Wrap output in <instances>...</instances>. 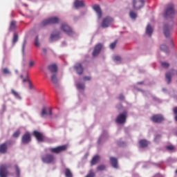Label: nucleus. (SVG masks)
I'll use <instances>...</instances> for the list:
<instances>
[{
    "instance_id": "obj_53",
    "label": "nucleus",
    "mask_w": 177,
    "mask_h": 177,
    "mask_svg": "<svg viewBox=\"0 0 177 177\" xmlns=\"http://www.w3.org/2000/svg\"><path fill=\"white\" fill-rule=\"evenodd\" d=\"M27 81H28V82H30V80H28V78H27V79H24V80H23V82H27Z\"/></svg>"
},
{
    "instance_id": "obj_39",
    "label": "nucleus",
    "mask_w": 177,
    "mask_h": 177,
    "mask_svg": "<svg viewBox=\"0 0 177 177\" xmlns=\"http://www.w3.org/2000/svg\"><path fill=\"white\" fill-rule=\"evenodd\" d=\"M15 169L17 177H20V168H19V166L17 165H15Z\"/></svg>"
},
{
    "instance_id": "obj_23",
    "label": "nucleus",
    "mask_w": 177,
    "mask_h": 177,
    "mask_svg": "<svg viewBox=\"0 0 177 177\" xmlns=\"http://www.w3.org/2000/svg\"><path fill=\"white\" fill-rule=\"evenodd\" d=\"M149 141H147V140H140L139 141L140 147H141V149H145L147 147L149 146Z\"/></svg>"
},
{
    "instance_id": "obj_9",
    "label": "nucleus",
    "mask_w": 177,
    "mask_h": 177,
    "mask_svg": "<svg viewBox=\"0 0 177 177\" xmlns=\"http://www.w3.org/2000/svg\"><path fill=\"white\" fill-rule=\"evenodd\" d=\"M12 145V141H7L0 145V154H6L8 153V146Z\"/></svg>"
},
{
    "instance_id": "obj_2",
    "label": "nucleus",
    "mask_w": 177,
    "mask_h": 177,
    "mask_svg": "<svg viewBox=\"0 0 177 177\" xmlns=\"http://www.w3.org/2000/svg\"><path fill=\"white\" fill-rule=\"evenodd\" d=\"M174 16H175V7L174 4H169L165 10L164 17L165 19H171Z\"/></svg>"
},
{
    "instance_id": "obj_1",
    "label": "nucleus",
    "mask_w": 177,
    "mask_h": 177,
    "mask_svg": "<svg viewBox=\"0 0 177 177\" xmlns=\"http://www.w3.org/2000/svg\"><path fill=\"white\" fill-rule=\"evenodd\" d=\"M60 21V19L57 17H52L47 19H44L40 24L41 27H46L50 24H57Z\"/></svg>"
},
{
    "instance_id": "obj_24",
    "label": "nucleus",
    "mask_w": 177,
    "mask_h": 177,
    "mask_svg": "<svg viewBox=\"0 0 177 177\" xmlns=\"http://www.w3.org/2000/svg\"><path fill=\"white\" fill-rule=\"evenodd\" d=\"M48 70L50 71V73H57V65L52 64L48 66Z\"/></svg>"
},
{
    "instance_id": "obj_58",
    "label": "nucleus",
    "mask_w": 177,
    "mask_h": 177,
    "mask_svg": "<svg viewBox=\"0 0 177 177\" xmlns=\"http://www.w3.org/2000/svg\"><path fill=\"white\" fill-rule=\"evenodd\" d=\"M21 78H23V75H21Z\"/></svg>"
},
{
    "instance_id": "obj_42",
    "label": "nucleus",
    "mask_w": 177,
    "mask_h": 177,
    "mask_svg": "<svg viewBox=\"0 0 177 177\" xmlns=\"http://www.w3.org/2000/svg\"><path fill=\"white\" fill-rule=\"evenodd\" d=\"M173 113H174V114L176 115V116H175V120H176V121H177V106H175V107L173 109Z\"/></svg>"
},
{
    "instance_id": "obj_8",
    "label": "nucleus",
    "mask_w": 177,
    "mask_h": 177,
    "mask_svg": "<svg viewBox=\"0 0 177 177\" xmlns=\"http://www.w3.org/2000/svg\"><path fill=\"white\" fill-rule=\"evenodd\" d=\"M145 6V0H133V8L136 10H139Z\"/></svg>"
},
{
    "instance_id": "obj_22",
    "label": "nucleus",
    "mask_w": 177,
    "mask_h": 177,
    "mask_svg": "<svg viewBox=\"0 0 177 177\" xmlns=\"http://www.w3.org/2000/svg\"><path fill=\"white\" fill-rule=\"evenodd\" d=\"M100 161V156L99 155L95 156L92 160H91V167H93V165H96V164Z\"/></svg>"
},
{
    "instance_id": "obj_6",
    "label": "nucleus",
    "mask_w": 177,
    "mask_h": 177,
    "mask_svg": "<svg viewBox=\"0 0 177 177\" xmlns=\"http://www.w3.org/2000/svg\"><path fill=\"white\" fill-rule=\"evenodd\" d=\"M114 19L111 17H105L102 22V28H107L110 27L111 24H113Z\"/></svg>"
},
{
    "instance_id": "obj_10",
    "label": "nucleus",
    "mask_w": 177,
    "mask_h": 177,
    "mask_svg": "<svg viewBox=\"0 0 177 177\" xmlns=\"http://www.w3.org/2000/svg\"><path fill=\"white\" fill-rule=\"evenodd\" d=\"M115 122L117 124H125V122H127V112L119 114Z\"/></svg>"
},
{
    "instance_id": "obj_4",
    "label": "nucleus",
    "mask_w": 177,
    "mask_h": 177,
    "mask_svg": "<svg viewBox=\"0 0 177 177\" xmlns=\"http://www.w3.org/2000/svg\"><path fill=\"white\" fill-rule=\"evenodd\" d=\"M49 152L53 154H60V153H63V151H66L67 150L66 145H61L56 147H50L48 149Z\"/></svg>"
},
{
    "instance_id": "obj_50",
    "label": "nucleus",
    "mask_w": 177,
    "mask_h": 177,
    "mask_svg": "<svg viewBox=\"0 0 177 177\" xmlns=\"http://www.w3.org/2000/svg\"><path fill=\"white\" fill-rule=\"evenodd\" d=\"M170 45L171 48H175V44H174V41H172V39L170 40Z\"/></svg>"
},
{
    "instance_id": "obj_20",
    "label": "nucleus",
    "mask_w": 177,
    "mask_h": 177,
    "mask_svg": "<svg viewBox=\"0 0 177 177\" xmlns=\"http://www.w3.org/2000/svg\"><path fill=\"white\" fill-rule=\"evenodd\" d=\"M75 8L76 9H80V8H84L85 6V3H84V1L76 0L74 3Z\"/></svg>"
},
{
    "instance_id": "obj_52",
    "label": "nucleus",
    "mask_w": 177,
    "mask_h": 177,
    "mask_svg": "<svg viewBox=\"0 0 177 177\" xmlns=\"http://www.w3.org/2000/svg\"><path fill=\"white\" fill-rule=\"evenodd\" d=\"M42 50H43V53H44V55H46V53H47L46 48H43Z\"/></svg>"
},
{
    "instance_id": "obj_32",
    "label": "nucleus",
    "mask_w": 177,
    "mask_h": 177,
    "mask_svg": "<svg viewBox=\"0 0 177 177\" xmlns=\"http://www.w3.org/2000/svg\"><path fill=\"white\" fill-rule=\"evenodd\" d=\"M129 16L131 19H136V17H138V15L133 10L130 11Z\"/></svg>"
},
{
    "instance_id": "obj_54",
    "label": "nucleus",
    "mask_w": 177,
    "mask_h": 177,
    "mask_svg": "<svg viewBox=\"0 0 177 177\" xmlns=\"http://www.w3.org/2000/svg\"><path fill=\"white\" fill-rule=\"evenodd\" d=\"M145 84V82H138V85H143Z\"/></svg>"
},
{
    "instance_id": "obj_51",
    "label": "nucleus",
    "mask_w": 177,
    "mask_h": 177,
    "mask_svg": "<svg viewBox=\"0 0 177 177\" xmlns=\"http://www.w3.org/2000/svg\"><path fill=\"white\" fill-rule=\"evenodd\" d=\"M120 100H124V95H120L119 97Z\"/></svg>"
},
{
    "instance_id": "obj_30",
    "label": "nucleus",
    "mask_w": 177,
    "mask_h": 177,
    "mask_svg": "<svg viewBox=\"0 0 177 177\" xmlns=\"http://www.w3.org/2000/svg\"><path fill=\"white\" fill-rule=\"evenodd\" d=\"M65 176L66 177H73V174L71 173V171L70 169L67 168L65 170Z\"/></svg>"
},
{
    "instance_id": "obj_46",
    "label": "nucleus",
    "mask_w": 177,
    "mask_h": 177,
    "mask_svg": "<svg viewBox=\"0 0 177 177\" xmlns=\"http://www.w3.org/2000/svg\"><path fill=\"white\" fill-rule=\"evenodd\" d=\"M114 60H115V62H121V57L120 56H115L114 57Z\"/></svg>"
},
{
    "instance_id": "obj_55",
    "label": "nucleus",
    "mask_w": 177,
    "mask_h": 177,
    "mask_svg": "<svg viewBox=\"0 0 177 177\" xmlns=\"http://www.w3.org/2000/svg\"><path fill=\"white\" fill-rule=\"evenodd\" d=\"M28 83H29L30 88H32V84H31V82L29 81Z\"/></svg>"
},
{
    "instance_id": "obj_49",
    "label": "nucleus",
    "mask_w": 177,
    "mask_h": 177,
    "mask_svg": "<svg viewBox=\"0 0 177 177\" xmlns=\"http://www.w3.org/2000/svg\"><path fill=\"white\" fill-rule=\"evenodd\" d=\"M26 44H27V42L26 41H24L23 46H22V51L24 52V49L26 48Z\"/></svg>"
},
{
    "instance_id": "obj_41",
    "label": "nucleus",
    "mask_w": 177,
    "mask_h": 177,
    "mask_svg": "<svg viewBox=\"0 0 177 177\" xmlns=\"http://www.w3.org/2000/svg\"><path fill=\"white\" fill-rule=\"evenodd\" d=\"M3 74H10V71L8 68H4L3 69Z\"/></svg>"
},
{
    "instance_id": "obj_7",
    "label": "nucleus",
    "mask_w": 177,
    "mask_h": 177,
    "mask_svg": "<svg viewBox=\"0 0 177 177\" xmlns=\"http://www.w3.org/2000/svg\"><path fill=\"white\" fill-rule=\"evenodd\" d=\"M165 120L164 116L161 114L153 115L151 117V120L152 122H155V124H161Z\"/></svg>"
},
{
    "instance_id": "obj_16",
    "label": "nucleus",
    "mask_w": 177,
    "mask_h": 177,
    "mask_svg": "<svg viewBox=\"0 0 177 177\" xmlns=\"http://www.w3.org/2000/svg\"><path fill=\"white\" fill-rule=\"evenodd\" d=\"M33 136L36 138L37 142H44L45 140V136L39 131H34Z\"/></svg>"
},
{
    "instance_id": "obj_11",
    "label": "nucleus",
    "mask_w": 177,
    "mask_h": 177,
    "mask_svg": "<svg viewBox=\"0 0 177 177\" xmlns=\"http://www.w3.org/2000/svg\"><path fill=\"white\" fill-rule=\"evenodd\" d=\"M61 30L67 35H73V29L67 24H62L61 25Z\"/></svg>"
},
{
    "instance_id": "obj_40",
    "label": "nucleus",
    "mask_w": 177,
    "mask_h": 177,
    "mask_svg": "<svg viewBox=\"0 0 177 177\" xmlns=\"http://www.w3.org/2000/svg\"><path fill=\"white\" fill-rule=\"evenodd\" d=\"M35 46H39V39L38 36L36 37V39L35 41Z\"/></svg>"
},
{
    "instance_id": "obj_29",
    "label": "nucleus",
    "mask_w": 177,
    "mask_h": 177,
    "mask_svg": "<svg viewBox=\"0 0 177 177\" xmlns=\"http://www.w3.org/2000/svg\"><path fill=\"white\" fill-rule=\"evenodd\" d=\"M11 93L12 95H15V97L17 98V99H21V97L20 96V95L19 94V93H17L16 91H15V89H11Z\"/></svg>"
},
{
    "instance_id": "obj_26",
    "label": "nucleus",
    "mask_w": 177,
    "mask_h": 177,
    "mask_svg": "<svg viewBox=\"0 0 177 177\" xmlns=\"http://www.w3.org/2000/svg\"><path fill=\"white\" fill-rule=\"evenodd\" d=\"M46 114H48V115H52V109H48V113L46 112V109L43 108L41 111V117H45Z\"/></svg>"
},
{
    "instance_id": "obj_47",
    "label": "nucleus",
    "mask_w": 177,
    "mask_h": 177,
    "mask_svg": "<svg viewBox=\"0 0 177 177\" xmlns=\"http://www.w3.org/2000/svg\"><path fill=\"white\" fill-rule=\"evenodd\" d=\"M84 81H91V77L89 76H84L83 77Z\"/></svg>"
},
{
    "instance_id": "obj_18",
    "label": "nucleus",
    "mask_w": 177,
    "mask_h": 177,
    "mask_svg": "<svg viewBox=\"0 0 177 177\" xmlns=\"http://www.w3.org/2000/svg\"><path fill=\"white\" fill-rule=\"evenodd\" d=\"M93 9L96 12L97 15V18L102 19V16H103V14L102 12V9H100V6H99V5H94Z\"/></svg>"
},
{
    "instance_id": "obj_12",
    "label": "nucleus",
    "mask_w": 177,
    "mask_h": 177,
    "mask_svg": "<svg viewBox=\"0 0 177 177\" xmlns=\"http://www.w3.org/2000/svg\"><path fill=\"white\" fill-rule=\"evenodd\" d=\"M102 49H103V44H100V43L97 44L95 46L94 50L92 53L93 57H96V56H97L100 53Z\"/></svg>"
},
{
    "instance_id": "obj_48",
    "label": "nucleus",
    "mask_w": 177,
    "mask_h": 177,
    "mask_svg": "<svg viewBox=\"0 0 177 177\" xmlns=\"http://www.w3.org/2000/svg\"><path fill=\"white\" fill-rule=\"evenodd\" d=\"M35 64V62L34 61H30L29 62V67H33V66Z\"/></svg>"
},
{
    "instance_id": "obj_13",
    "label": "nucleus",
    "mask_w": 177,
    "mask_h": 177,
    "mask_svg": "<svg viewBox=\"0 0 177 177\" xmlns=\"http://www.w3.org/2000/svg\"><path fill=\"white\" fill-rule=\"evenodd\" d=\"M30 142H31V134L26 132L21 138V143H23V145H28Z\"/></svg>"
},
{
    "instance_id": "obj_57",
    "label": "nucleus",
    "mask_w": 177,
    "mask_h": 177,
    "mask_svg": "<svg viewBox=\"0 0 177 177\" xmlns=\"http://www.w3.org/2000/svg\"><path fill=\"white\" fill-rule=\"evenodd\" d=\"M73 20H74V21H77L78 20V17H75L73 18Z\"/></svg>"
},
{
    "instance_id": "obj_44",
    "label": "nucleus",
    "mask_w": 177,
    "mask_h": 177,
    "mask_svg": "<svg viewBox=\"0 0 177 177\" xmlns=\"http://www.w3.org/2000/svg\"><path fill=\"white\" fill-rule=\"evenodd\" d=\"M160 139H161V135H156L155 137V142H158V140H160Z\"/></svg>"
},
{
    "instance_id": "obj_56",
    "label": "nucleus",
    "mask_w": 177,
    "mask_h": 177,
    "mask_svg": "<svg viewBox=\"0 0 177 177\" xmlns=\"http://www.w3.org/2000/svg\"><path fill=\"white\" fill-rule=\"evenodd\" d=\"M23 6H25L26 8H28V4H27V3H23Z\"/></svg>"
},
{
    "instance_id": "obj_33",
    "label": "nucleus",
    "mask_w": 177,
    "mask_h": 177,
    "mask_svg": "<svg viewBox=\"0 0 177 177\" xmlns=\"http://www.w3.org/2000/svg\"><path fill=\"white\" fill-rule=\"evenodd\" d=\"M160 64H161L162 67H163V68H169L170 64L168 62H161Z\"/></svg>"
},
{
    "instance_id": "obj_45",
    "label": "nucleus",
    "mask_w": 177,
    "mask_h": 177,
    "mask_svg": "<svg viewBox=\"0 0 177 177\" xmlns=\"http://www.w3.org/2000/svg\"><path fill=\"white\" fill-rule=\"evenodd\" d=\"M166 148L167 149V150H169L170 151H172V150L175 149L172 145L167 146Z\"/></svg>"
},
{
    "instance_id": "obj_21",
    "label": "nucleus",
    "mask_w": 177,
    "mask_h": 177,
    "mask_svg": "<svg viewBox=\"0 0 177 177\" xmlns=\"http://www.w3.org/2000/svg\"><path fill=\"white\" fill-rule=\"evenodd\" d=\"M110 162L113 168H118V160L117 158L111 157Z\"/></svg>"
},
{
    "instance_id": "obj_5",
    "label": "nucleus",
    "mask_w": 177,
    "mask_h": 177,
    "mask_svg": "<svg viewBox=\"0 0 177 177\" xmlns=\"http://www.w3.org/2000/svg\"><path fill=\"white\" fill-rule=\"evenodd\" d=\"M41 161L44 164H52L55 161V156L50 153H47L41 157Z\"/></svg>"
},
{
    "instance_id": "obj_27",
    "label": "nucleus",
    "mask_w": 177,
    "mask_h": 177,
    "mask_svg": "<svg viewBox=\"0 0 177 177\" xmlns=\"http://www.w3.org/2000/svg\"><path fill=\"white\" fill-rule=\"evenodd\" d=\"M51 82H53V84H54L55 85H57L58 82H59V80L57 79V76L56 75H53L51 76Z\"/></svg>"
},
{
    "instance_id": "obj_34",
    "label": "nucleus",
    "mask_w": 177,
    "mask_h": 177,
    "mask_svg": "<svg viewBox=\"0 0 177 177\" xmlns=\"http://www.w3.org/2000/svg\"><path fill=\"white\" fill-rule=\"evenodd\" d=\"M106 169V165H100L97 167V171H104Z\"/></svg>"
},
{
    "instance_id": "obj_31",
    "label": "nucleus",
    "mask_w": 177,
    "mask_h": 177,
    "mask_svg": "<svg viewBox=\"0 0 177 177\" xmlns=\"http://www.w3.org/2000/svg\"><path fill=\"white\" fill-rule=\"evenodd\" d=\"M76 88L77 89H82V90H84L85 89V84H83V83H77L76 84Z\"/></svg>"
},
{
    "instance_id": "obj_35",
    "label": "nucleus",
    "mask_w": 177,
    "mask_h": 177,
    "mask_svg": "<svg viewBox=\"0 0 177 177\" xmlns=\"http://www.w3.org/2000/svg\"><path fill=\"white\" fill-rule=\"evenodd\" d=\"M96 174L93 172V170L91 169L88 174L85 177H95Z\"/></svg>"
},
{
    "instance_id": "obj_28",
    "label": "nucleus",
    "mask_w": 177,
    "mask_h": 177,
    "mask_svg": "<svg viewBox=\"0 0 177 177\" xmlns=\"http://www.w3.org/2000/svg\"><path fill=\"white\" fill-rule=\"evenodd\" d=\"M16 30V21H12L10 24L9 31H15Z\"/></svg>"
},
{
    "instance_id": "obj_37",
    "label": "nucleus",
    "mask_w": 177,
    "mask_h": 177,
    "mask_svg": "<svg viewBox=\"0 0 177 177\" xmlns=\"http://www.w3.org/2000/svg\"><path fill=\"white\" fill-rule=\"evenodd\" d=\"M17 41H19V35H17V34H15L12 42H13V44H16V42H17Z\"/></svg>"
},
{
    "instance_id": "obj_3",
    "label": "nucleus",
    "mask_w": 177,
    "mask_h": 177,
    "mask_svg": "<svg viewBox=\"0 0 177 177\" xmlns=\"http://www.w3.org/2000/svg\"><path fill=\"white\" fill-rule=\"evenodd\" d=\"M174 30V22L171 21L164 25L163 32L166 38H169Z\"/></svg>"
},
{
    "instance_id": "obj_25",
    "label": "nucleus",
    "mask_w": 177,
    "mask_h": 177,
    "mask_svg": "<svg viewBox=\"0 0 177 177\" xmlns=\"http://www.w3.org/2000/svg\"><path fill=\"white\" fill-rule=\"evenodd\" d=\"M146 32L149 37H151V35L153 34V28H151V25L148 24L146 29Z\"/></svg>"
},
{
    "instance_id": "obj_15",
    "label": "nucleus",
    "mask_w": 177,
    "mask_h": 177,
    "mask_svg": "<svg viewBox=\"0 0 177 177\" xmlns=\"http://www.w3.org/2000/svg\"><path fill=\"white\" fill-rule=\"evenodd\" d=\"M174 71H175V69L171 68L170 71L166 73L165 74L166 82H167L168 84H171L172 81V75H175Z\"/></svg>"
},
{
    "instance_id": "obj_43",
    "label": "nucleus",
    "mask_w": 177,
    "mask_h": 177,
    "mask_svg": "<svg viewBox=\"0 0 177 177\" xmlns=\"http://www.w3.org/2000/svg\"><path fill=\"white\" fill-rule=\"evenodd\" d=\"M13 138H17L18 136H20V131H15L13 135Z\"/></svg>"
},
{
    "instance_id": "obj_14",
    "label": "nucleus",
    "mask_w": 177,
    "mask_h": 177,
    "mask_svg": "<svg viewBox=\"0 0 177 177\" xmlns=\"http://www.w3.org/2000/svg\"><path fill=\"white\" fill-rule=\"evenodd\" d=\"M8 165H1L0 166V177H8Z\"/></svg>"
},
{
    "instance_id": "obj_19",
    "label": "nucleus",
    "mask_w": 177,
    "mask_h": 177,
    "mask_svg": "<svg viewBox=\"0 0 177 177\" xmlns=\"http://www.w3.org/2000/svg\"><path fill=\"white\" fill-rule=\"evenodd\" d=\"M60 39V32H57V33H52L50 37V42H55V41H57Z\"/></svg>"
},
{
    "instance_id": "obj_17",
    "label": "nucleus",
    "mask_w": 177,
    "mask_h": 177,
    "mask_svg": "<svg viewBox=\"0 0 177 177\" xmlns=\"http://www.w3.org/2000/svg\"><path fill=\"white\" fill-rule=\"evenodd\" d=\"M74 69L79 75H82L84 73V67L81 63H77L74 66Z\"/></svg>"
},
{
    "instance_id": "obj_36",
    "label": "nucleus",
    "mask_w": 177,
    "mask_h": 177,
    "mask_svg": "<svg viewBox=\"0 0 177 177\" xmlns=\"http://www.w3.org/2000/svg\"><path fill=\"white\" fill-rule=\"evenodd\" d=\"M161 50H163V52H169L168 46L167 45L163 44L160 46Z\"/></svg>"
},
{
    "instance_id": "obj_38",
    "label": "nucleus",
    "mask_w": 177,
    "mask_h": 177,
    "mask_svg": "<svg viewBox=\"0 0 177 177\" xmlns=\"http://www.w3.org/2000/svg\"><path fill=\"white\" fill-rule=\"evenodd\" d=\"M117 42H118V41L115 40L113 43L111 44L110 48L111 49H115V46H117Z\"/></svg>"
}]
</instances>
